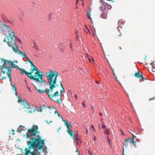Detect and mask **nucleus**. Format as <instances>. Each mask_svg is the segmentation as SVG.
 Returning <instances> with one entry per match:
<instances>
[{"label": "nucleus", "instance_id": "nucleus-43", "mask_svg": "<svg viewBox=\"0 0 155 155\" xmlns=\"http://www.w3.org/2000/svg\"><path fill=\"white\" fill-rule=\"evenodd\" d=\"M82 104L83 105V106L84 107H85V104L84 103V102H82Z\"/></svg>", "mask_w": 155, "mask_h": 155}, {"label": "nucleus", "instance_id": "nucleus-29", "mask_svg": "<svg viewBox=\"0 0 155 155\" xmlns=\"http://www.w3.org/2000/svg\"><path fill=\"white\" fill-rule=\"evenodd\" d=\"M53 108H54V109H55V111L54 113H55V114L57 113L58 114V113L57 111V110L56 109L55 107H54L53 106Z\"/></svg>", "mask_w": 155, "mask_h": 155}, {"label": "nucleus", "instance_id": "nucleus-21", "mask_svg": "<svg viewBox=\"0 0 155 155\" xmlns=\"http://www.w3.org/2000/svg\"><path fill=\"white\" fill-rule=\"evenodd\" d=\"M118 23L119 25H122L123 24H124V21H123L122 20H120L118 21Z\"/></svg>", "mask_w": 155, "mask_h": 155}, {"label": "nucleus", "instance_id": "nucleus-5", "mask_svg": "<svg viewBox=\"0 0 155 155\" xmlns=\"http://www.w3.org/2000/svg\"><path fill=\"white\" fill-rule=\"evenodd\" d=\"M124 142L123 143V155H124V149L127 148L128 146H129L132 143V144L135 146V143L134 140L130 137H128L127 138L125 139L124 140Z\"/></svg>", "mask_w": 155, "mask_h": 155}, {"label": "nucleus", "instance_id": "nucleus-26", "mask_svg": "<svg viewBox=\"0 0 155 155\" xmlns=\"http://www.w3.org/2000/svg\"><path fill=\"white\" fill-rule=\"evenodd\" d=\"M104 132L105 133L108 134H109V131L107 129H106L104 131Z\"/></svg>", "mask_w": 155, "mask_h": 155}, {"label": "nucleus", "instance_id": "nucleus-16", "mask_svg": "<svg viewBox=\"0 0 155 155\" xmlns=\"http://www.w3.org/2000/svg\"><path fill=\"white\" fill-rule=\"evenodd\" d=\"M100 10L102 12H104L106 9V7L105 5H102L99 8Z\"/></svg>", "mask_w": 155, "mask_h": 155}, {"label": "nucleus", "instance_id": "nucleus-62", "mask_svg": "<svg viewBox=\"0 0 155 155\" xmlns=\"http://www.w3.org/2000/svg\"><path fill=\"white\" fill-rule=\"evenodd\" d=\"M119 48L120 49H121V47H120Z\"/></svg>", "mask_w": 155, "mask_h": 155}, {"label": "nucleus", "instance_id": "nucleus-9", "mask_svg": "<svg viewBox=\"0 0 155 155\" xmlns=\"http://www.w3.org/2000/svg\"><path fill=\"white\" fill-rule=\"evenodd\" d=\"M41 143H42V144L41 145H40V146H38V148L37 151L38 153H39L40 154H41L43 152V151L44 150V148L43 147V144L44 143V142H45V140L44 139H41Z\"/></svg>", "mask_w": 155, "mask_h": 155}, {"label": "nucleus", "instance_id": "nucleus-8", "mask_svg": "<svg viewBox=\"0 0 155 155\" xmlns=\"http://www.w3.org/2000/svg\"><path fill=\"white\" fill-rule=\"evenodd\" d=\"M18 102L19 103H21V104L23 108L30 109V107L28 104L27 101H26L24 99L21 101L20 97H18Z\"/></svg>", "mask_w": 155, "mask_h": 155}, {"label": "nucleus", "instance_id": "nucleus-58", "mask_svg": "<svg viewBox=\"0 0 155 155\" xmlns=\"http://www.w3.org/2000/svg\"><path fill=\"white\" fill-rule=\"evenodd\" d=\"M15 92V94L16 95V96H17V94L16 93V92Z\"/></svg>", "mask_w": 155, "mask_h": 155}, {"label": "nucleus", "instance_id": "nucleus-17", "mask_svg": "<svg viewBox=\"0 0 155 155\" xmlns=\"http://www.w3.org/2000/svg\"><path fill=\"white\" fill-rule=\"evenodd\" d=\"M25 155H28V154L31 153L29 150L27 148H25ZM16 155H19V154H17Z\"/></svg>", "mask_w": 155, "mask_h": 155}, {"label": "nucleus", "instance_id": "nucleus-39", "mask_svg": "<svg viewBox=\"0 0 155 155\" xmlns=\"http://www.w3.org/2000/svg\"><path fill=\"white\" fill-rule=\"evenodd\" d=\"M24 130V129L23 128H22L19 131V132L21 133L22 131Z\"/></svg>", "mask_w": 155, "mask_h": 155}, {"label": "nucleus", "instance_id": "nucleus-22", "mask_svg": "<svg viewBox=\"0 0 155 155\" xmlns=\"http://www.w3.org/2000/svg\"><path fill=\"white\" fill-rule=\"evenodd\" d=\"M113 73L114 75V76L115 77V79L116 81L118 82V83L119 84H121V83H120V82L118 80L117 78V77H116V75H115V73Z\"/></svg>", "mask_w": 155, "mask_h": 155}, {"label": "nucleus", "instance_id": "nucleus-41", "mask_svg": "<svg viewBox=\"0 0 155 155\" xmlns=\"http://www.w3.org/2000/svg\"><path fill=\"white\" fill-rule=\"evenodd\" d=\"M75 140H79V138H78V135H76V138Z\"/></svg>", "mask_w": 155, "mask_h": 155}, {"label": "nucleus", "instance_id": "nucleus-20", "mask_svg": "<svg viewBox=\"0 0 155 155\" xmlns=\"http://www.w3.org/2000/svg\"><path fill=\"white\" fill-rule=\"evenodd\" d=\"M2 18L5 22L8 23L10 22V21L6 18V17L4 16H2Z\"/></svg>", "mask_w": 155, "mask_h": 155}, {"label": "nucleus", "instance_id": "nucleus-51", "mask_svg": "<svg viewBox=\"0 0 155 155\" xmlns=\"http://www.w3.org/2000/svg\"><path fill=\"white\" fill-rule=\"evenodd\" d=\"M153 63H154L153 62H152V63H150V64H151L152 65H152L153 64Z\"/></svg>", "mask_w": 155, "mask_h": 155}, {"label": "nucleus", "instance_id": "nucleus-52", "mask_svg": "<svg viewBox=\"0 0 155 155\" xmlns=\"http://www.w3.org/2000/svg\"><path fill=\"white\" fill-rule=\"evenodd\" d=\"M76 152H79V150L78 149H77L76 150Z\"/></svg>", "mask_w": 155, "mask_h": 155}, {"label": "nucleus", "instance_id": "nucleus-4", "mask_svg": "<svg viewBox=\"0 0 155 155\" xmlns=\"http://www.w3.org/2000/svg\"><path fill=\"white\" fill-rule=\"evenodd\" d=\"M11 62H14L11 61L4 60V63L2 65V68L1 72V74L3 73V74L6 73V75H8L11 81V68H12V65Z\"/></svg>", "mask_w": 155, "mask_h": 155}, {"label": "nucleus", "instance_id": "nucleus-35", "mask_svg": "<svg viewBox=\"0 0 155 155\" xmlns=\"http://www.w3.org/2000/svg\"><path fill=\"white\" fill-rule=\"evenodd\" d=\"M102 127L104 129L106 128L105 126L104 125V124H102Z\"/></svg>", "mask_w": 155, "mask_h": 155}, {"label": "nucleus", "instance_id": "nucleus-34", "mask_svg": "<svg viewBox=\"0 0 155 155\" xmlns=\"http://www.w3.org/2000/svg\"><path fill=\"white\" fill-rule=\"evenodd\" d=\"M60 50L62 52H64V49L63 48H60Z\"/></svg>", "mask_w": 155, "mask_h": 155}, {"label": "nucleus", "instance_id": "nucleus-28", "mask_svg": "<svg viewBox=\"0 0 155 155\" xmlns=\"http://www.w3.org/2000/svg\"><path fill=\"white\" fill-rule=\"evenodd\" d=\"M122 34L121 33H120L117 37V38L119 39L122 36Z\"/></svg>", "mask_w": 155, "mask_h": 155}, {"label": "nucleus", "instance_id": "nucleus-37", "mask_svg": "<svg viewBox=\"0 0 155 155\" xmlns=\"http://www.w3.org/2000/svg\"><path fill=\"white\" fill-rule=\"evenodd\" d=\"M107 138L108 142H109V144L110 145V141L109 138L107 137Z\"/></svg>", "mask_w": 155, "mask_h": 155}, {"label": "nucleus", "instance_id": "nucleus-25", "mask_svg": "<svg viewBox=\"0 0 155 155\" xmlns=\"http://www.w3.org/2000/svg\"><path fill=\"white\" fill-rule=\"evenodd\" d=\"M34 48L37 49H38V46H37L36 44L34 42Z\"/></svg>", "mask_w": 155, "mask_h": 155}, {"label": "nucleus", "instance_id": "nucleus-27", "mask_svg": "<svg viewBox=\"0 0 155 155\" xmlns=\"http://www.w3.org/2000/svg\"><path fill=\"white\" fill-rule=\"evenodd\" d=\"M76 40L77 41L78 40V38H79L77 34V32H76Z\"/></svg>", "mask_w": 155, "mask_h": 155}, {"label": "nucleus", "instance_id": "nucleus-44", "mask_svg": "<svg viewBox=\"0 0 155 155\" xmlns=\"http://www.w3.org/2000/svg\"><path fill=\"white\" fill-rule=\"evenodd\" d=\"M110 67H111V69L112 71V72H113V73H115L114 69H113V68H112V67H111V66H110Z\"/></svg>", "mask_w": 155, "mask_h": 155}, {"label": "nucleus", "instance_id": "nucleus-32", "mask_svg": "<svg viewBox=\"0 0 155 155\" xmlns=\"http://www.w3.org/2000/svg\"><path fill=\"white\" fill-rule=\"evenodd\" d=\"M93 37H95V35H96V32H95V30H94V32H93Z\"/></svg>", "mask_w": 155, "mask_h": 155}, {"label": "nucleus", "instance_id": "nucleus-64", "mask_svg": "<svg viewBox=\"0 0 155 155\" xmlns=\"http://www.w3.org/2000/svg\"><path fill=\"white\" fill-rule=\"evenodd\" d=\"M78 155H80V154H79V153H78Z\"/></svg>", "mask_w": 155, "mask_h": 155}, {"label": "nucleus", "instance_id": "nucleus-60", "mask_svg": "<svg viewBox=\"0 0 155 155\" xmlns=\"http://www.w3.org/2000/svg\"><path fill=\"white\" fill-rule=\"evenodd\" d=\"M70 47L71 48V43L70 44Z\"/></svg>", "mask_w": 155, "mask_h": 155}, {"label": "nucleus", "instance_id": "nucleus-50", "mask_svg": "<svg viewBox=\"0 0 155 155\" xmlns=\"http://www.w3.org/2000/svg\"><path fill=\"white\" fill-rule=\"evenodd\" d=\"M12 131V133H13L12 135H14V130H13Z\"/></svg>", "mask_w": 155, "mask_h": 155}, {"label": "nucleus", "instance_id": "nucleus-47", "mask_svg": "<svg viewBox=\"0 0 155 155\" xmlns=\"http://www.w3.org/2000/svg\"><path fill=\"white\" fill-rule=\"evenodd\" d=\"M131 134L132 135L133 137L134 138H136V137L135 136H134V134H133L132 133H131Z\"/></svg>", "mask_w": 155, "mask_h": 155}, {"label": "nucleus", "instance_id": "nucleus-12", "mask_svg": "<svg viewBox=\"0 0 155 155\" xmlns=\"http://www.w3.org/2000/svg\"><path fill=\"white\" fill-rule=\"evenodd\" d=\"M31 66L32 67L31 68V71L30 72L31 74H32L33 72L34 71H36L38 70L37 68L33 64V62H31L30 63Z\"/></svg>", "mask_w": 155, "mask_h": 155}, {"label": "nucleus", "instance_id": "nucleus-48", "mask_svg": "<svg viewBox=\"0 0 155 155\" xmlns=\"http://www.w3.org/2000/svg\"><path fill=\"white\" fill-rule=\"evenodd\" d=\"M6 77H2V79H6Z\"/></svg>", "mask_w": 155, "mask_h": 155}, {"label": "nucleus", "instance_id": "nucleus-10", "mask_svg": "<svg viewBox=\"0 0 155 155\" xmlns=\"http://www.w3.org/2000/svg\"><path fill=\"white\" fill-rule=\"evenodd\" d=\"M16 54L20 55L22 57H25L27 59V61L30 63L32 62L25 53L22 52L20 50L18 52V53H16Z\"/></svg>", "mask_w": 155, "mask_h": 155}, {"label": "nucleus", "instance_id": "nucleus-38", "mask_svg": "<svg viewBox=\"0 0 155 155\" xmlns=\"http://www.w3.org/2000/svg\"><path fill=\"white\" fill-rule=\"evenodd\" d=\"M60 85L61 87L62 88V89L64 88L61 82H60Z\"/></svg>", "mask_w": 155, "mask_h": 155}, {"label": "nucleus", "instance_id": "nucleus-63", "mask_svg": "<svg viewBox=\"0 0 155 155\" xmlns=\"http://www.w3.org/2000/svg\"><path fill=\"white\" fill-rule=\"evenodd\" d=\"M86 132H87H87H88V130H87V131H86Z\"/></svg>", "mask_w": 155, "mask_h": 155}, {"label": "nucleus", "instance_id": "nucleus-59", "mask_svg": "<svg viewBox=\"0 0 155 155\" xmlns=\"http://www.w3.org/2000/svg\"><path fill=\"white\" fill-rule=\"evenodd\" d=\"M91 109H92V110H93V107H91Z\"/></svg>", "mask_w": 155, "mask_h": 155}, {"label": "nucleus", "instance_id": "nucleus-31", "mask_svg": "<svg viewBox=\"0 0 155 155\" xmlns=\"http://www.w3.org/2000/svg\"><path fill=\"white\" fill-rule=\"evenodd\" d=\"M28 109V112L29 113H32V111L31 110V108L30 107V109Z\"/></svg>", "mask_w": 155, "mask_h": 155}, {"label": "nucleus", "instance_id": "nucleus-61", "mask_svg": "<svg viewBox=\"0 0 155 155\" xmlns=\"http://www.w3.org/2000/svg\"><path fill=\"white\" fill-rule=\"evenodd\" d=\"M82 5H84V3H83V2H82Z\"/></svg>", "mask_w": 155, "mask_h": 155}, {"label": "nucleus", "instance_id": "nucleus-40", "mask_svg": "<svg viewBox=\"0 0 155 155\" xmlns=\"http://www.w3.org/2000/svg\"><path fill=\"white\" fill-rule=\"evenodd\" d=\"M74 97L75 98V99H76V100H77V95L75 94L74 96Z\"/></svg>", "mask_w": 155, "mask_h": 155}, {"label": "nucleus", "instance_id": "nucleus-6", "mask_svg": "<svg viewBox=\"0 0 155 155\" xmlns=\"http://www.w3.org/2000/svg\"><path fill=\"white\" fill-rule=\"evenodd\" d=\"M11 63L12 64V68H17L19 70L21 71V74H23L24 73L25 74L27 75L30 79H32L33 75H31L32 74H31L30 72L28 73L24 69L20 68L18 66L16 65H15L14 64V62Z\"/></svg>", "mask_w": 155, "mask_h": 155}, {"label": "nucleus", "instance_id": "nucleus-49", "mask_svg": "<svg viewBox=\"0 0 155 155\" xmlns=\"http://www.w3.org/2000/svg\"><path fill=\"white\" fill-rule=\"evenodd\" d=\"M61 127H60L58 129V130H57V131H58V132H59V130L60 129H61Z\"/></svg>", "mask_w": 155, "mask_h": 155}, {"label": "nucleus", "instance_id": "nucleus-42", "mask_svg": "<svg viewBox=\"0 0 155 155\" xmlns=\"http://www.w3.org/2000/svg\"><path fill=\"white\" fill-rule=\"evenodd\" d=\"M142 78L141 79H142V80L143 81H144L145 80H146V79H145L144 78H143V77H142V78Z\"/></svg>", "mask_w": 155, "mask_h": 155}, {"label": "nucleus", "instance_id": "nucleus-30", "mask_svg": "<svg viewBox=\"0 0 155 155\" xmlns=\"http://www.w3.org/2000/svg\"><path fill=\"white\" fill-rule=\"evenodd\" d=\"M31 153L32 155H36V153L35 152V151H33L31 152Z\"/></svg>", "mask_w": 155, "mask_h": 155}, {"label": "nucleus", "instance_id": "nucleus-45", "mask_svg": "<svg viewBox=\"0 0 155 155\" xmlns=\"http://www.w3.org/2000/svg\"><path fill=\"white\" fill-rule=\"evenodd\" d=\"M60 117H61V120H62V121L63 122H64L63 121H66L65 120H63V118L61 116H60Z\"/></svg>", "mask_w": 155, "mask_h": 155}, {"label": "nucleus", "instance_id": "nucleus-1", "mask_svg": "<svg viewBox=\"0 0 155 155\" xmlns=\"http://www.w3.org/2000/svg\"><path fill=\"white\" fill-rule=\"evenodd\" d=\"M45 74L46 77L48 80V82L49 86V89L43 90L37 88L36 87L37 83L40 84L41 83L40 86L42 84L41 83L43 81V76L44 74V72L43 71L40 72L38 69L35 73L34 75L32 76V80L36 81L35 84H34V86L39 93L41 94L45 92L53 101L56 102L60 104L62 101V95H61V94L60 95V97L59 99H58L55 97L59 96V92L58 91H57L53 94H51L53 91L54 89L58 86L57 85V78L59 76V74L58 72L52 70H51L45 73Z\"/></svg>", "mask_w": 155, "mask_h": 155}, {"label": "nucleus", "instance_id": "nucleus-46", "mask_svg": "<svg viewBox=\"0 0 155 155\" xmlns=\"http://www.w3.org/2000/svg\"><path fill=\"white\" fill-rule=\"evenodd\" d=\"M96 136H94V138H93V140L95 141V140H96Z\"/></svg>", "mask_w": 155, "mask_h": 155}, {"label": "nucleus", "instance_id": "nucleus-19", "mask_svg": "<svg viewBox=\"0 0 155 155\" xmlns=\"http://www.w3.org/2000/svg\"><path fill=\"white\" fill-rule=\"evenodd\" d=\"M105 5L106 7V8L108 10H110L111 8V6L110 5H109L107 3L105 4Z\"/></svg>", "mask_w": 155, "mask_h": 155}, {"label": "nucleus", "instance_id": "nucleus-23", "mask_svg": "<svg viewBox=\"0 0 155 155\" xmlns=\"http://www.w3.org/2000/svg\"><path fill=\"white\" fill-rule=\"evenodd\" d=\"M12 87H13V89L15 91V92L16 91V87L15 85H12Z\"/></svg>", "mask_w": 155, "mask_h": 155}, {"label": "nucleus", "instance_id": "nucleus-13", "mask_svg": "<svg viewBox=\"0 0 155 155\" xmlns=\"http://www.w3.org/2000/svg\"><path fill=\"white\" fill-rule=\"evenodd\" d=\"M101 19H107V12H103L102 13L100 16Z\"/></svg>", "mask_w": 155, "mask_h": 155}, {"label": "nucleus", "instance_id": "nucleus-53", "mask_svg": "<svg viewBox=\"0 0 155 155\" xmlns=\"http://www.w3.org/2000/svg\"><path fill=\"white\" fill-rule=\"evenodd\" d=\"M99 115H100V116H102V115H103V114H102V113H100V114H99Z\"/></svg>", "mask_w": 155, "mask_h": 155}, {"label": "nucleus", "instance_id": "nucleus-55", "mask_svg": "<svg viewBox=\"0 0 155 155\" xmlns=\"http://www.w3.org/2000/svg\"><path fill=\"white\" fill-rule=\"evenodd\" d=\"M36 108H37L36 107H35V109L34 110V112H35V110H36Z\"/></svg>", "mask_w": 155, "mask_h": 155}, {"label": "nucleus", "instance_id": "nucleus-33", "mask_svg": "<svg viewBox=\"0 0 155 155\" xmlns=\"http://www.w3.org/2000/svg\"><path fill=\"white\" fill-rule=\"evenodd\" d=\"M61 93H64V88H62V89H61L60 91Z\"/></svg>", "mask_w": 155, "mask_h": 155}, {"label": "nucleus", "instance_id": "nucleus-56", "mask_svg": "<svg viewBox=\"0 0 155 155\" xmlns=\"http://www.w3.org/2000/svg\"><path fill=\"white\" fill-rule=\"evenodd\" d=\"M58 116H59V117H60V114H59V113H58Z\"/></svg>", "mask_w": 155, "mask_h": 155}, {"label": "nucleus", "instance_id": "nucleus-18", "mask_svg": "<svg viewBox=\"0 0 155 155\" xmlns=\"http://www.w3.org/2000/svg\"><path fill=\"white\" fill-rule=\"evenodd\" d=\"M47 106H46V105H43L42 106H41V109H40V110H37L38 111V112H41L45 108H47Z\"/></svg>", "mask_w": 155, "mask_h": 155}, {"label": "nucleus", "instance_id": "nucleus-11", "mask_svg": "<svg viewBox=\"0 0 155 155\" xmlns=\"http://www.w3.org/2000/svg\"><path fill=\"white\" fill-rule=\"evenodd\" d=\"M91 10L89 8L88 11H87V18L91 21V23L93 22V20L91 17Z\"/></svg>", "mask_w": 155, "mask_h": 155}, {"label": "nucleus", "instance_id": "nucleus-2", "mask_svg": "<svg viewBox=\"0 0 155 155\" xmlns=\"http://www.w3.org/2000/svg\"><path fill=\"white\" fill-rule=\"evenodd\" d=\"M0 28H2L3 33L6 35L4 41L6 43L8 46L12 49L15 54L18 53L20 50L18 46L17 45L16 40H18L21 43V40L14 35V32L9 26L4 23L1 21Z\"/></svg>", "mask_w": 155, "mask_h": 155}, {"label": "nucleus", "instance_id": "nucleus-24", "mask_svg": "<svg viewBox=\"0 0 155 155\" xmlns=\"http://www.w3.org/2000/svg\"><path fill=\"white\" fill-rule=\"evenodd\" d=\"M152 71L154 72H155V67H154L153 66H152Z\"/></svg>", "mask_w": 155, "mask_h": 155}, {"label": "nucleus", "instance_id": "nucleus-3", "mask_svg": "<svg viewBox=\"0 0 155 155\" xmlns=\"http://www.w3.org/2000/svg\"><path fill=\"white\" fill-rule=\"evenodd\" d=\"M38 127L37 125H33L31 129H28L26 134L27 144L29 146L28 148L31 149V147L35 150H37L36 148L41 145L40 132L38 131Z\"/></svg>", "mask_w": 155, "mask_h": 155}, {"label": "nucleus", "instance_id": "nucleus-14", "mask_svg": "<svg viewBox=\"0 0 155 155\" xmlns=\"http://www.w3.org/2000/svg\"><path fill=\"white\" fill-rule=\"evenodd\" d=\"M135 77L137 78H140L143 76L141 72H136L134 74Z\"/></svg>", "mask_w": 155, "mask_h": 155}, {"label": "nucleus", "instance_id": "nucleus-15", "mask_svg": "<svg viewBox=\"0 0 155 155\" xmlns=\"http://www.w3.org/2000/svg\"><path fill=\"white\" fill-rule=\"evenodd\" d=\"M86 57L88 59L90 62H93V63L94 62L93 58L92 57L89 56L88 54H86Z\"/></svg>", "mask_w": 155, "mask_h": 155}, {"label": "nucleus", "instance_id": "nucleus-36", "mask_svg": "<svg viewBox=\"0 0 155 155\" xmlns=\"http://www.w3.org/2000/svg\"><path fill=\"white\" fill-rule=\"evenodd\" d=\"M91 127L92 129H93V130H94V132H95V129H94V127L93 125H91Z\"/></svg>", "mask_w": 155, "mask_h": 155}, {"label": "nucleus", "instance_id": "nucleus-7", "mask_svg": "<svg viewBox=\"0 0 155 155\" xmlns=\"http://www.w3.org/2000/svg\"><path fill=\"white\" fill-rule=\"evenodd\" d=\"M64 123V125L66 126L67 128V131L68 133L71 135L73 139L74 138V132L71 130V128L72 127V126L70 123L67 121H63Z\"/></svg>", "mask_w": 155, "mask_h": 155}, {"label": "nucleus", "instance_id": "nucleus-57", "mask_svg": "<svg viewBox=\"0 0 155 155\" xmlns=\"http://www.w3.org/2000/svg\"><path fill=\"white\" fill-rule=\"evenodd\" d=\"M27 88H28V90H29V91H30V88H29L28 86H27Z\"/></svg>", "mask_w": 155, "mask_h": 155}, {"label": "nucleus", "instance_id": "nucleus-54", "mask_svg": "<svg viewBox=\"0 0 155 155\" xmlns=\"http://www.w3.org/2000/svg\"><path fill=\"white\" fill-rule=\"evenodd\" d=\"M79 1V0H76V4H77L78 2Z\"/></svg>", "mask_w": 155, "mask_h": 155}]
</instances>
